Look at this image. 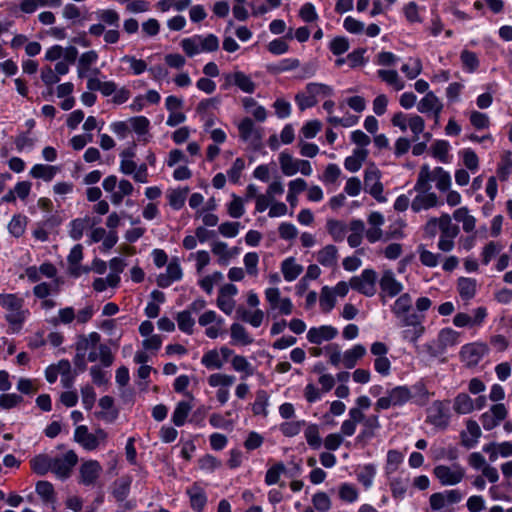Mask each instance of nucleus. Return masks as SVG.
<instances>
[{
	"label": "nucleus",
	"instance_id": "28",
	"mask_svg": "<svg viewBox=\"0 0 512 512\" xmlns=\"http://www.w3.org/2000/svg\"><path fill=\"white\" fill-rule=\"evenodd\" d=\"M32 470L38 475H45L49 471H52V457L46 454H40L35 456L30 461Z\"/></svg>",
	"mask_w": 512,
	"mask_h": 512
},
{
	"label": "nucleus",
	"instance_id": "64",
	"mask_svg": "<svg viewBox=\"0 0 512 512\" xmlns=\"http://www.w3.org/2000/svg\"><path fill=\"white\" fill-rule=\"evenodd\" d=\"M419 259L421 263L427 267H435L438 265L440 255L435 254L424 247H419Z\"/></svg>",
	"mask_w": 512,
	"mask_h": 512
},
{
	"label": "nucleus",
	"instance_id": "31",
	"mask_svg": "<svg viewBox=\"0 0 512 512\" xmlns=\"http://www.w3.org/2000/svg\"><path fill=\"white\" fill-rule=\"evenodd\" d=\"M233 343L247 346L253 343V338L249 335L246 328L239 323H233L230 328Z\"/></svg>",
	"mask_w": 512,
	"mask_h": 512
},
{
	"label": "nucleus",
	"instance_id": "23",
	"mask_svg": "<svg viewBox=\"0 0 512 512\" xmlns=\"http://www.w3.org/2000/svg\"><path fill=\"white\" fill-rule=\"evenodd\" d=\"M317 261L324 267H335L338 261V249L334 245H326L317 253Z\"/></svg>",
	"mask_w": 512,
	"mask_h": 512
},
{
	"label": "nucleus",
	"instance_id": "42",
	"mask_svg": "<svg viewBox=\"0 0 512 512\" xmlns=\"http://www.w3.org/2000/svg\"><path fill=\"white\" fill-rule=\"evenodd\" d=\"M191 2L192 0H160L157 3V8L161 12H167L171 8L176 11H184L190 6Z\"/></svg>",
	"mask_w": 512,
	"mask_h": 512
},
{
	"label": "nucleus",
	"instance_id": "13",
	"mask_svg": "<svg viewBox=\"0 0 512 512\" xmlns=\"http://www.w3.org/2000/svg\"><path fill=\"white\" fill-rule=\"evenodd\" d=\"M424 168L427 169L429 174L430 184L432 181H434L439 191L445 192L449 190L451 186V177L447 171H445L442 167H436L434 170H430V167L427 164L422 165L420 170H423Z\"/></svg>",
	"mask_w": 512,
	"mask_h": 512
},
{
	"label": "nucleus",
	"instance_id": "21",
	"mask_svg": "<svg viewBox=\"0 0 512 512\" xmlns=\"http://www.w3.org/2000/svg\"><path fill=\"white\" fill-rule=\"evenodd\" d=\"M74 438L87 450H94L98 447L97 436L89 433L88 428L84 425L75 429Z\"/></svg>",
	"mask_w": 512,
	"mask_h": 512
},
{
	"label": "nucleus",
	"instance_id": "59",
	"mask_svg": "<svg viewBox=\"0 0 512 512\" xmlns=\"http://www.w3.org/2000/svg\"><path fill=\"white\" fill-rule=\"evenodd\" d=\"M312 504L319 512H327L331 508L330 497L325 492H318L313 495Z\"/></svg>",
	"mask_w": 512,
	"mask_h": 512
},
{
	"label": "nucleus",
	"instance_id": "38",
	"mask_svg": "<svg viewBox=\"0 0 512 512\" xmlns=\"http://www.w3.org/2000/svg\"><path fill=\"white\" fill-rule=\"evenodd\" d=\"M326 227L329 234L335 241H343L346 234V225L343 222L330 219L327 221Z\"/></svg>",
	"mask_w": 512,
	"mask_h": 512
},
{
	"label": "nucleus",
	"instance_id": "2",
	"mask_svg": "<svg viewBox=\"0 0 512 512\" xmlns=\"http://www.w3.org/2000/svg\"><path fill=\"white\" fill-rule=\"evenodd\" d=\"M24 300L15 294H0V305L7 310L6 321L18 332L26 318L27 311L23 310Z\"/></svg>",
	"mask_w": 512,
	"mask_h": 512
},
{
	"label": "nucleus",
	"instance_id": "27",
	"mask_svg": "<svg viewBox=\"0 0 512 512\" xmlns=\"http://www.w3.org/2000/svg\"><path fill=\"white\" fill-rule=\"evenodd\" d=\"M440 237L441 238H452L455 239L459 232L460 228L452 223V219L449 214H442L440 216Z\"/></svg>",
	"mask_w": 512,
	"mask_h": 512
},
{
	"label": "nucleus",
	"instance_id": "50",
	"mask_svg": "<svg viewBox=\"0 0 512 512\" xmlns=\"http://www.w3.org/2000/svg\"><path fill=\"white\" fill-rule=\"evenodd\" d=\"M202 364L208 369H220L223 366V361L220 359L217 350H210L206 352L201 360Z\"/></svg>",
	"mask_w": 512,
	"mask_h": 512
},
{
	"label": "nucleus",
	"instance_id": "7",
	"mask_svg": "<svg viewBox=\"0 0 512 512\" xmlns=\"http://www.w3.org/2000/svg\"><path fill=\"white\" fill-rule=\"evenodd\" d=\"M238 131L240 138L253 149L257 150L261 147V131L255 127L254 122L250 118L246 117L238 124Z\"/></svg>",
	"mask_w": 512,
	"mask_h": 512
},
{
	"label": "nucleus",
	"instance_id": "54",
	"mask_svg": "<svg viewBox=\"0 0 512 512\" xmlns=\"http://www.w3.org/2000/svg\"><path fill=\"white\" fill-rule=\"evenodd\" d=\"M306 92L316 99L318 95L331 96L333 89L326 84L312 82L306 85Z\"/></svg>",
	"mask_w": 512,
	"mask_h": 512
},
{
	"label": "nucleus",
	"instance_id": "5",
	"mask_svg": "<svg viewBox=\"0 0 512 512\" xmlns=\"http://www.w3.org/2000/svg\"><path fill=\"white\" fill-rule=\"evenodd\" d=\"M77 462L78 457L73 450L66 452L62 456L52 457V472L58 478L66 479L70 476Z\"/></svg>",
	"mask_w": 512,
	"mask_h": 512
},
{
	"label": "nucleus",
	"instance_id": "32",
	"mask_svg": "<svg viewBox=\"0 0 512 512\" xmlns=\"http://www.w3.org/2000/svg\"><path fill=\"white\" fill-rule=\"evenodd\" d=\"M281 270L285 280L293 281L302 272V266L297 264L294 258H288L282 262Z\"/></svg>",
	"mask_w": 512,
	"mask_h": 512
},
{
	"label": "nucleus",
	"instance_id": "60",
	"mask_svg": "<svg viewBox=\"0 0 512 512\" xmlns=\"http://www.w3.org/2000/svg\"><path fill=\"white\" fill-rule=\"evenodd\" d=\"M198 39L199 37L195 35L191 38H185L181 41V47L188 56L192 57L202 52Z\"/></svg>",
	"mask_w": 512,
	"mask_h": 512
},
{
	"label": "nucleus",
	"instance_id": "12",
	"mask_svg": "<svg viewBox=\"0 0 512 512\" xmlns=\"http://www.w3.org/2000/svg\"><path fill=\"white\" fill-rule=\"evenodd\" d=\"M80 483L90 486L95 484L102 472V467L96 460L84 462L80 467Z\"/></svg>",
	"mask_w": 512,
	"mask_h": 512
},
{
	"label": "nucleus",
	"instance_id": "56",
	"mask_svg": "<svg viewBox=\"0 0 512 512\" xmlns=\"http://www.w3.org/2000/svg\"><path fill=\"white\" fill-rule=\"evenodd\" d=\"M304 425V420L284 422L280 425V431L286 437H293L301 432Z\"/></svg>",
	"mask_w": 512,
	"mask_h": 512
},
{
	"label": "nucleus",
	"instance_id": "46",
	"mask_svg": "<svg viewBox=\"0 0 512 512\" xmlns=\"http://www.w3.org/2000/svg\"><path fill=\"white\" fill-rule=\"evenodd\" d=\"M378 76L398 91L404 88V82L399 79L395 70H379Z\"/></svg>",
	"mask_w": 512,
	"mask_h": 512
},
{
	"label": "nucleus",
	"instance_id": "18",
	"mask_svg": "<svg viewBox=\"0 0 512 512\" xmlns=\"http://www.w3.org/2000/svg\"><path fill=\"white\" fill-rule=\"evenodd\" d=\"M186 493L189 496L191 508L196 512H202L207 503L204 490L195 483L187 489Z\"/></svg>",
	"mask_w": 512,
	"mask_h": 512
},
{
	"label": "nucleus",
	"instance_id": "40",
	"mask_svg": "<svg viewBox=\"0 0 512 512\" xmlns=\"http://www.w3.org/2000/svg\"><path fill=\"white\" fill-rule=\"evenodd\" d=\"M279 163L284 175L292 176L297 173V160H294L290 154L282 152L279 156Z\"/></svg>",
	"mask_w": 512,
	"mask_h": 512
},
{
	"label": "nucleus",
	"instance_id": "20",
	"mask_svg": "<svg viewBox=\"0 0 512 512\" xmlns=\"http://www.w3.org/2000/svg\"><path fill=\"white\" fill-rule=\"evenodd\" d=\"M98 60V53L95 50H89L81 54L77 63V75L79 78L88 77L91 66Z\"/></svg>",
	"mask_w": 512,
	"mask_h": 512
},
{
	"label": "nucleus",
	"instance_id": "8",
	"mask_svg": "<svg viewBox=\"0 0 512 512\" xmlns=\"http://www.w3.org/2000/svg\"><path fill=\"white\" fill-rule=\"evenodd\" d=\"M380 177L381 173L379 169L375 165H371L365 170L364 185L377 201L383 202L385 198L382 196L383 185L380 182Z\"/></svg>",
	"mask_w": 512,
	"mask_h": 512
},
{
	"label": "nucleus",
	"instance_id": "4",
	"mask_svg": "<svg viewBox=\"0 0 512 512\" xmlns=\"http://www.w3.org/2000/svg\"><path fill=\"white\" fill-rule=\"evenodd\" d=\"M377 273L373 269H365L361 275L349 280L350 287L368 297L376 293Z\"/></svg>",
	"mask_w": 512,
	"mask_h": 512
},
{
	"label": "nucleus",
	"instance_id": "53",
	"mask_svg": "<svg viewBox=\"0 0 512 512\" xmlns=\"http://www.w3.org/2000/svg\"><path fill=\"white\" fill-rule=\"evenodd\" d=\"M401 71L408 79H415L422 72V63L419 58L410 59V63L404 64Z\"/></svg>",
	"mask_w": 512,
	"mask_h": 512
},
{
	"label": "nucleus",
	"instance_id": "41",
	"mask_svg": "<svg viewBox=\"0 0 512 512\" xmlns=\"http://www.w3.org/2000/svg\"><path fill=\"white\" fill-rule=\"evenodd\" d=\"M401 327L423 326L425 316L420 313L408 312L397 318Z\"/></svg>",
	"mask_w": 512,
	"mask_h": 512
},
{
	"label": "nucleus",
	"instance_id": "35",
	"mask_svg": "<svg viewBox=\"0 0 512 512\" xmlns=\"http://www.w3.org/2000/svg\"><path fill=\"white\" fill-rule=\"evenodd\" d=\"M458 292L462 299H472L476 293V281L471 278H460L458 280Z\"/></svg>",
	"mask_w": 512,
	"mask_h": 512
},
{
	"label": "nucleus",
	"instance_id": "52",
	"mask_svg": "<svg viewBox=\"0 0 512 512\" xmlns=\"http://www.w3.org/2000/svg\"><path fill=\"white\" fill-rule=\"evenodd\" d=\"M75 319V312L72 307H66L63 309H60L58 312V316L52 317L49 320V323L53 326H57L60 323L63 324H70Z\"/></svg>",
	"mask_w": 512,
	"mask_h": 512
},
{
	"label": "nucleus",
	"instance_id": "61",
	"mask_svg": "<svg viewBox=\"0 0 512 512\" xmlns=\"http://www.w3.org/2000/svg\"><path fill=\"white\" fill-rule=\"evenodd\" d=\"M449 143L445 140H437L432 146V153L435 158L446 163L448 161Z\"/></svg>",
	"mask_w": 512,
	"mask_h": 512
},
{
	"label": "nucleus",
	"instance_id": "10",
	"mask_svg": "<svg viewBox=\"0 0 512 512\" xmlns=\"http://www.w3.org/2000/svg\"><path fill=\"white\" fill-rule=\"evenodd\" d=\"M487 351L488 348L485 344H466L461 348L460 357L466 366L474 367L481 361V359L487 353Z\"/></svg>",
	"mask_w": 512,
	"mask_h": 512
},
{
	"label": "nucleus",
	"instance_id": "29",
	"mask_svg": "<svg viewBox=\"0 0 512 512\" xmlns=\"http://www.w3.org/2000/svg\"><path fill=\"white\" fill-rule=\"evenodd\" d=\"M58 170L59 169L56 166L36 164L30 170V175L33 178L43 179L44 181L49 182L55 177Z\"/></svg>",
	"mask_w": 512,
	"mask_h": 512
},
{
	"label": "nucleus",
	"instance_id": "24",
	"mask_svg": "<svg viewBox=\"0 0 512 512\" xmlns=\"http://www.w3.org/2000/svg\"><path fill=\"white\" fill-rule=\"evenodd\" d=\"M132 478L128 475L122 476L113 483L112 495L118 502L124 501L130 492Z\"/></svg>",
	"mask_w": 512,
	"mask_h": 512
},
{
	"label": "nucleus",
	"instance_id": "15",
	"mask_svg": "<svg viewBox=\"0 0 512 512\" xmlns=\"http://www.w3.org/2000/svg\"><path fill=\"white\" fill-rule=\"evenodd\" d=\"M442 108V103L433 92H427L417 105L420 113L432 112L436 118H439Z\"/></svg>",
	"mask_w": 512,
	"mask_h": 512
},
{
	"label": "nucleus",
	"instance_id": "17",
	"mask_svg": "<svg viewBox=\"0 0 512 512\" xmlns=\"http://www.w3.org/2000/svg\"><path fill=\"white\" fill-rule=\"evenodd\" d=\"M379 283L382 291L390 297L398 295L403 289L402 284L395 279L394 273L391 270L383 273Z\"/></svg>",
	"mask_w": 512,
	"mask_h": 512
},
{
	"label": "nucleus",
	"instance_id": "58",
	"mask_svg": "<svg viewBox=\"0 0 512 512\" xmlns=\"http://www.w3.org/2000/svg\"><path fill=\"white\" fill-rule=\"evenodd\" d=\"M286 470L285 465L282 462L276 463L270 467L265 476V482L267 485H273L278 483L280 476Z\"/></svg>",
	"mask_w": 512,
	"mask_h": 512
},
{
	"label": "nucleus",
	"instance_id": "47",
	"mask_svg": "<svg viewBox=\"0 0 512 512\" xmlns=\"http://www.w3.org/2000/svg\"><path fill=\"white\" fill-rule=\"evenodd\" d=\"M179 329L187 334H192L193 326L195 324L194 319L191 316L190 311H182L177 314L176 317Z\"/></svg>",
	"mask_w": 512,
	"mask_h": 512
},
{
	"label": "nucleus",
	"instance_id": "16",
	"mask_svg": "<svg viewBox=\"0 0 512 512\" xmlns=\"http://www.w3.org/2000/svg\"><path fill=\"white\" fill-rule=\"evenodd\" d=\"M432 414L428 416L429 422L439 428L445 429L449 423V415L445 411L442 401H434L431 406Z\"/></svg>",
	"mask_w": 512,
	"mask_h": 512
},
{
	"label": "nucleus",
	"instance_id": "48",
	"mask_svg": "<svg viewBox=\"0 0 512 512\" xmlns=\"http://www.w3.org/2000/svg\"><path fill=\"white\" fill-rule=\"evenodd\" d=\"M235 382L233 375H227L222 373L211 374L208 377V384L211 387H229Z\"/></svg>",
	"mask_w": 512,
	"mask_h": 512
},
{
	"label": "nucleus",
	"instance_id": "9",
	"mask_svg": "<svg viewBox=\"0 0 512 512\" xmlns=\"http://www.w3.org/2000/svg\"><path fill=\"white\" fill-rule=\"evenodd\" d=\"M508 415L507 408L502 403L493 404L490 409L480 416L485 430L490 431L497 427Z\"/></svg>",
	"mask_w": 512,
	"mask_h": 512
},
{
	"label": "nucleus",
	"instance_id": "26",
	"mask_svg": "<svg viewBox=\"0 0 512 512\" xmlns=\"http://www.w3.org/2000/svg\"><path fill=\"white\" fill-rule=\"evenodd\" d=\"M453 218L457 222L462 223V228L465 232L469 233L475 229L476 219L469 213L467 207H460L453 212Z\"/></svg>",
	"mask_w": 512,
	"mask_h": 512
},
{
	"label": "nucleus",
	"instance_id": "36",
	"mask_svg": "<svg viewBox=\"0 0 512 512\" xmlns=\"http://www.w3.org/2000/svg\"><path fill=\"white\" fill-rule=\"evenodd\" d=\"M412 311V298L408 293L402 294L394 303L392 312L398 318Z\"/></svg>",
	"mask_w": 512,
	"mask_h": 512
},
{
	"label": "nucleus",
	"instance_id": "45",
	"mask_svg": "<svg viewBox=\"0 0 512 512\" xmlns=\"http://www.w3.org/2000/svg\"><path fill=\"white\" fill-rule=\"evenodd\" d=\"M90 225V218H79L71 222L69 235L73 240H79L84 233V230Z\"/></svg>",
	"mask_w": 512,
	"mask_h": 512
},
{
	"label": "nucleus",
	"instance_id": "49",
	"mask_svg": "<svg viewBox=\"0 0 512 512\" xmlns=\"http://www.w3.org/2000/svg\"><path fill=\"white\" fill-rule=\"evenodd\" d=\"M212 252L219 257L218 262L221 265H227L229 260L232 258V253L224 242H214L212 244Z\"/></svg>",
	"mask_w": 512,
	"mask_h": 512
},
{
	"label": "nucleus",
	"instance_id": "43",
	"mask_svg": "<svg viewBox=\"0 0 512 512\" xmlns=\"http://www.w3.org/2000/svg\"><path fill=\"white\" fill-rule=\"evenodd\" d=\"M319 302L321 309L326 313L330 312L334 308L336 300L334 292L330 287L324 286L321 289Z\"/></svg>",
	"mask_w": 512,
	"mask_h": 512
},
{
	"label": "nucleus",
	"instance_id": "44",
	"mask_svg": "<svg viewBox=\"0 0 512 512\" xmlns=\"http://www.w3.org/2000/svg\"><path fill=\"white\" fill-rule=\"evenodd\" d=\"M308 445L313 449H319L322 444L321 437L319 435V428L316 424H310L307 426L304 432Z\"/></svg>",
	"mask_w": 512,
	"mask_h": 512
},
{
	"label": "nucleus",
	"instance_id": "11",
	"mask_svg": "<svg viewBox=\"0 0 512 512\" xmlns=\"http://www.w3.org/2000/svg\"><path fill=\"white\" fill-rule=\"evenodd\" d=\"M225 83L224 88H228L231 85L237 86L241 91L251 94L256 89V84L252 81L251 77L246 75L242 71H235L224 75Z\"/></svg>",
	"mask_w": 512,
	"mask_h": 512
},
{
	"label": "nucleus",
	"instance_id": "57",
	"mask_svg": "<svg viewBox=\"0 0 512 512\" xmlns=\"http://www.w3.org/2000/svg\"><path fill=\"white\" fill-rule=\"evenodd\" d=\"M199 37L200 48L202 52H214L219 48V40L214 34L207 36L197 35Z\"/></svg>",
	"mask_w": 512,
	"mask_h": 512
},
{
	"label": "nucleus",
	"instance_id": "19",
	"mask_svg": "<svg viewBox=\"0 0 512 512\" xmlns=\"http://www.w3.org/2000/svg\"><path fill=\"white\" fill-rule=\"evenodd\" d=\"M481 429L475 420L469 419L466 422V431L461 433L462 444L467 447H473L481 437Z\"/></svg>",
	"mask_w": 512,
	"mask_h": 512
},
{
	"label": "nucleus",
	"instance_id": "62",
	"mask_svg": "<svg viewBox=\"0 0 512 512\" xmlns=\"http://www.w3.org/2000/svg\"><path fill=\"white\" fill-rule=\"evenodd\" d=\"M402 460L403 457L400 452L396 450H389L387 453V462L385 467L386 473L388 475L394 473Z\"/></svg>",
	"mask_w": 512,
	"mask_h": 512
},
{
	"label": "nucleus",
	"instance_id": "25",
	"mask_svg": "<svg viewBox=\"0 0 512 512\" xmlns=\"http://www.w3.org/2000/svg\"><path fill=\"white\" fill-rule=\"evenodd\" d=\"M453 410L460 415L469 414L474 410V401L467 393L461 392L453 400Z\"/></svg>",
	"mask_w": 512,
	"mask_h": 512
},
{
	"label": "nucleus",
	"instance_id": "63",
	"mask_svg": "<svg viewBox=\"0 0 512 512\" xmlns=\"http://www.w3.org/2000/svg\"><path fill=\"white\" fill-rule=\"evenodd\" d=\"M231 363L235 371L245 372L246 376H250L254 373L251 364L247 361V359L244 356H234Z\"/></svg>",
	"mask_w": 512,
	"mask_h": 512
},
{
	"label": "nucleus",
	"instance_id": "22",
	"mask_svg": "<svg viewBox=\"0 0 512 512\" xmlns=\"http://www.w3.org/2000/svg\"><path fill=\"white\" fill-rule=\"evenodd\" d=\"M459 333L452 328H443L439 331L436 343L445 353L448 347L455 346L458 343Z\"/></svg>",
	"mask_w": 512,
	"mask_h": 512
},
{
	"label": "nucleus",
	"instance_id": "51",
	"mask_svg": "<svg viewBox=\"0 0 512 512\" xmlns=\"http://www.w3.org/2000/svg\"><path fill=\"white\" fill-rule=\"evenodd\" d=\"M36 492L45 502H54L55 501L53 485L48 481L37 482Z\"/></svg>",
	"mask_w": 512,
	"mask_h": 512
},
{
	"label": "nucleus",
	"instance_id": "34",
	"mask_svg": "<svg viewBox=\"0 0 512 512\" xmlns=\"http://www.w3.org/2000/svg\"><path fill=\"white\" fill-rule=\"evenodd\" d=\"M113 405H114V400L111 396H103L102 398H100L99 406L103 410H107V412H100L99 417H101L102 419H104L108 422H113L118 416L117 410L112 409Z\"/></svg>",
	"mask_w": 512,
	"mask_h": 512
},
{
	"label": "nucleus",
	"instance_id": "3",
	"mask_svg": "<svg viewBox=\"0 0 512 512\" xmlns=\"http://www.w3.org/2000/svg\"><path fill=\"white\" fill-rule=\"evenodd\" d=\"M412 398V392L407 386H397L387 392L386 396L380 397L375 410H385L392 406H402Z\"/></svg>",
	"mask_w": 512,
	"mask_h": 512
},
{
	"label": "nucleus",
	"instance_id": "33",
	"mask_svg": "<svg viewBox=\"0 0 512 512\" xmlns=\"http://www.w3.org/2000/svg\"><path fill=\"white\" fill-rule=\"evenodd\" d=\"M97 19L105 26L119 28L120 16L116 10L102 9L96 12Z\"/></svg>",
	"mask_w": 512,
	"mask_h": 512
},
{
	"label": "nucleus",
	"instance_id": "39",
	"mask_svg": "<svg viewBox=\"0 0 512 512\" xmlns=\"http://www.w3.org/2000/svg\"><path fill=\"white\" fill-rule=\"evenodd\" d=\"M188 193V188L175 189L170 191L167 196L169 200V205L175 210L181 209L184 206Z\"/></svg>",
	"mask_w": 512,
	"mask_h": 512
},
{
	"label": "nucleus",
	"instance_id": "37",
	"mask_svg": "<svg viewBox=\"0 0 512 512\" xmlns=\"http://www.w3.org/2000/svg\"><path fill=\"white\" fill-rule=\"evenodd\" d=\"M191 409L192 406L188 402H179L172 415L173 423L178 427L183 426Z\"/></svg>",
	"mask_w": 512,
	"mask_h": 512
},
{
	"label": "nucleus",
	"instance_id": "14",
	"mask_svg": "<svg viewBox=\"0 0 512 512\" xmlns=\"http://www.w3.org/2000/svg\"><path fill=\"white\" fill-rule=\"evenodd\" d=\"M337 333V329L332 326L324 325L319 328L313 327L308 331L307 339L310 343L321 344L323 341L335 338Z\"/></svg>",
	"mask_w": 512,
	"mask_h": 512
},
{
	"label": "nucleus",
	"instance_id": "1",
	"mask_svg": "<svg viewBox=\"0 0 512 512\" xmlns=\"http://www.w3.org/2000/svg\"><path fill=\"white\" fill-rule=\"evenodd\" d=\"M432 185L429 183V174L427 169L419 170L413 191L416 196L411 201V209L418 213L422 210H429L441 204L436 193L431 191Z\"/></svg>",
	"mask_w": 512,
	"mask_h": 512
},
{
	"label": "nucleus",
	"instance_id": "55",
	"mask_svg": "<svg viewBox=\"0 0 512 512\" xmlns=\"http://www.w3.org/2000/svg\"><path fill=\"white\" fill-rule=\"evenodd\" d=\"M408 482V479L403 478H393L390 481V489L394 498H404L407 491Z\"/></svg>",
	"mask_w": 512,
	"mask_h": 512
},
{
	"label": "nucleus",
	"instance_id": "6",
	"mask_svg": "<svg viewBox=\"0 0 512 512\" xmlns=\"http://www.w3.org/2000/svg\"><path fill=\"white\" fill-rule=\"evenodd\" d=\"M433 472L442 485H456L462 481L465 475L464 469L458 464L451 467L438 465Z\"/></svg>",
	"mask_w": 512,
	"mask_h": 512
},
{
	"label": "nucleus",
	"instance_id": "30",
	"mask_svg": "<svg viewBox=\"0 0 512 512\" xmlns=\"http://www.w3.org/2000/svg\"><path fill=\"white\" fill-rule=\"evenodd\" d=\"M365 354L366 348L363 345H355L352 349L345 351L342 359L344 366L347 369H352Z\"/></svg>",
	"mask_w": 512,
	"mask_h": 512
}]
</instances>
